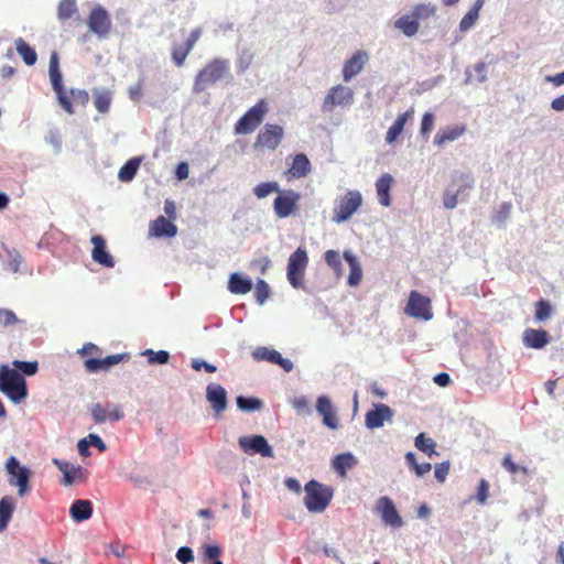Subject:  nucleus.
I'll return each instance as SVG.
<instances>
[{
    "label": "nucleus",
    "instance_id": "1",
    "mask_svg": "<svg viewBox=\"0 0 564 564\" xmlns=\"http://www.w3.org/2000/svg\"><path fill=\"white\" fill-rule=\"evenodd\" d=\"M0 391L15 404L26 399L29 394L25 378L8 365L0 367Z\"/></svg>",
    "mask_w": 564,
    "mask_h": 564
},
{
    "label": "nucleus",
    "instance_id": "2",
    "mask_svg": "<svg viewBox=\"0 0 564 564\" xmlns=\"http://www.w3.org/2000/svg\"><path fill=\"white\" fill-rule=\"evenodd\" d=\"M230 62L227 58H214L202 68L194 79L193 91L200 94L229 74Z\"/></svg>",
    "mask_w": 564,
    "mask_h": 564
},
{
    "label": "nucleus",
    "instance_id": "3",
    "mask_svg": "<svg viewBox=\"0 0 564 564\" xmlns=\"http://www.w3.org/2000/svg\"><path fill=\"white\" fill-rule=\"evenodd\" d=\"M305 497L304 506L310 512H323L330 503L334 490L315 479L310 480L304 486Z\"/></svg>",
    "mask_w": 564,
    "mask_h": 564
},
{
    "label": "nucleus",
    "instance_id": "4",
    "mask_svg": "<svg viewBox=\"0 0 564 564\" xmlns=\"http://www.w3.org/2000/svg\"><path fill=\"white\" fill-rule=\"evenodd\" d=\"M362 195L358 189H349L344 195L338 196L334 202L332 221L343 224L348 221L352 215L361 207Z\"/></svg>",
    "mask_w": 564,
    "mask_h": 564
},
{
    "label": "nucleus",
    "instance_id": "5",
    "mask_svg": "<svg viewBox=\"0 0 564 564\" xmlns=\"http://www.w3.org/2000/svg\"><path fill=\"white\" fill-rule=\"evenodd\" d=\"M307 264L308 256L304 248L299 247L294 252L291 253L288 261L286 276L292 288H304L303 279Z\"/></svg>",
    "mask_w": 564,
    "mask_h": 564
},
{
    "label": "nucleus",
    "instance_id": "6",
    "mask_svg": "<svg viewBox=\"0 0 564 564\" xmlns=\"http://www.w3.org/2000/svg\"><path fill=\"white\" fill-rule=\"evenodd\" d=\"M268 111V104L264 99H260L252 106L235 124L237 134H249L253 132L263 121Z\"/></svg>",
    "mask_w": 564,
    "mask_h": 564
},
{
    "label": "nucleus",
    "instance_id": "7",
    "mask_svg": "<svg viewBox=\"0 0 564 564\" xmlns=\"http://www.w3.org/2000/svg\"><path fill=\"white\" fill-rule=\"evenodd\" d=\"M6 470L10 475L9 484L18 487L19 496H24L30 489L31 470L22 466L15 456L8 458Z\"/></svg>",
    "mask_w": 564,
    "mask_h": 564
},
{
    "label": "nucleus",
    "instance_id": "8",
    "mask_svg": "<svg viewBox=\"0 0 564 564\" xmlns=\"http://www.w3.org/2000/svg\"><path fill=\"white\" fill-rule=\"evenodd\" d=\"M354 104V91L350 87L344 85H336L332 87L321 106V110L324 113H330L334 111L336 106L349 107Z\"/></svg>",
    "mask_w": 564,
    "mask_h": 564
},
{
    "label": "nucleus",
    "instance_id": "9",
    "mask_svg": "<svg viewBox=\"0 0 564 564\" xmlns=\"http://www.w3.org/2000/svg\"><path fill=\"white\" fill-rule=\"evenodd\" d=\"M300 193L293 189H281L273 202V210L279 218H288L295 214Z\"/></svg>",
    "mask_w": 564,
    "mask_h": 564
},
{
    "label": "nucleus",
    "instance_id": "10",
    "mask_svg": "<svg viewBox=\"0 0 564 564\" xmlns=\"http://www.w3.org/2000/svg\"><path fill=\"white\" fill-rule=\"evenodd\" d=\"M405 314L422 321H431L433 318L431 301L417 291H411L409 301L404 310Z\"/></svg>",
    "mask_w": 564,
    "mask_h": 564
},
{
    "label": "nucleus",
    "instance_id": "11",
    "mask_svg": "<svg viewBox=\"0 0 564 564\" xmlns=\"http://www.w3.org/2000/svg\"><path fill=\"white\" fill-rule=\"evenodd\" d=\"M284 137V129L280 124L265 123L258 133L253 143L254 149L275 150Z\"/></svg>",
    "mask_w": 564,
    "mask_h": 564
},
{
    "label": "nucleus",
    "instance_id": "12",
    "mask_svg": "<svg viewBox=\"0 0 564 564\" xmlns=\"http://www.w3.org/2000/svg\"><path fill=\"white\" fill-rule=\"evenodd\" d=\"M376 511L380 514L384 525L393 529H399L403 525V520L390 497H380L376 503Z\"/></svg>",
    "mask_w": 564,
    "mask_h": 564
},
{
    "label": "nucleus",
    "instance_id": "13",
    "mask_svg": "<svg viewBox=\"0 0 564 564\" xmlns=\"http://www.w3.org/2000/svg\"><path fill=\"white\" fill-rule=\"evenodd\" d=\"M87 24L93 33L98 37L104 39L110 31L111 19L108 11L98 4L90 11Z\"/></svg>",
    "mask_w": 564,
    "mask_h": 564
},
{
    "label": "nucleus",
    "instance_id": "14",
    "mask_svg": "<svg viewBox=\"0 0 564 564\" xmlns=\"http://www.w3.org/2000/svg\"><path fill=\"white\" fill-rule=\"evenodd\" d=\"M240 448L248 455L259 454L262 457H273L272 446L262 435L241 436L238 440Z\"/></svg>",
    "mask_w": 564,
    "mask_h": 564
},
{
    "label": "nucleus",
    "instance_id": "15",
    "mask_svg": "<svg viewBox=\"0 0 564 564\" xmlns=\"http://www.w3.org/2000/svg\"><path fill=\"white\" fill-rule=\"evenodd\" d=\"M252 358L257 361H268L280 366L285 372H291L294 368L293 361L272 348L260 346L252 351Z\"/></svg>",
    "mask_w": 564,
    "mask_h": 564
},
{
    "label": "nucleus",
    "instance_id": "16",
    "mask_svg": "<svg viewBox=\"0 0 564 564\" xmlns=\"http://www.w3.org/2000/svg\"><path fill=\"white\" fill-rule=\"evenodd\" d=\"M206 400L210 404L216 417H218L228 406L227 391L219 383L210 382L207 384Z\"/></svg>",
    "mask_w": 564,
    "mask_h": 564
},
{
    "label": "nucleus",
    "instance_id": "17",
    "mask_svg": "<svg viewBox=\"0 0 564 564\" xmlns=\"http://www.w3.org/2000/svg\"><path fill=\"white\" fill-rule=\"evenodd\" d=\"M392 417L393 410L384 403H378L366 413L365 424L370 430L380 429L386 421H391Z\"/></svg>",
    "mask_w": 564,
    "mask_h": 564
},
{
    "label": "nucleus",
    "instance_id": "18",
    "mask_svg": "<svg viewBox=\"0 0 564 564\" xmlns=\"http://www.w3.org/2000/svg\"><path fill=\"white\" fill-rule=\"evenodd\" d=\"M316 411L323 417V424L330 430L339 427L336 410L327 395H319L316 399Z\"/></svg>",
    "mask_w": 564,
    "mask_h": 564
},
{
    "label": "nucleus",
    "instance_id": "19",
    "mask_svg": "<svg viewBox=\"0 0 564 564\" xmlns=\"http://www.w3.org/2000/svg\"><path fill=\"white\" fill-rule=\"evenodd\" d=\"M90 241L94 245L91 251L93 260L105 268H113L115 260L107 250L105 238L100 235H95L91 237Z\"/></svg>",
    "mask_w": 564,
    "mask_h": 564
},
{
    "label": "nucleus",
    "instance_id": "20",
    "mask_svg": "<svg viewBox=\"0 0 564 564\" xmlns=\"http://www.w3.org/2000/svg\"><path fill=\"white\" fill-rule=\"evenodd\" d=\"M368 61V54L365 51H357L348 58L343 67V77L345 82H349L357 76Z\"/></svg>",
    "mask_w": 564,
    "mask_h": 564
},
{
    "label": "nucleus",
    "instance_id": "21",
    "mask_svg": "<svg viewBox=\"0 0 564 564\" xmlns=\"http://www.w3.org/2000/svg\"><path fill=\"white\" fill-rule=\"evenodd\" d=\"M522 341L528 348L542 349L550 343V335L542 328H527L523 332Z\"/></svg>",
    "mask_w": 564,
    "mask_h": 564
},
{
    "label": "nucleus",
    "instance_id": "22",
    "mask_svg": "<svg viewBox=\"0 0 564 564\" xmlns=\"http://www.w3.org/2000/svg\"><path fill=\"white\" fill-rule=\"evenodd\" d=\"M124 355L117 354V355H110L106 358H89L85 361V368L87 371L95 373L101 370H108L110 367L119 364L121 360H123Z\"/></svg>",
    "mask_w": 564,
    "mask_h": 564
},
{
    "label": "nucleus",
    "instance_id": "23",
    "mask_svg": "<svg viewBox=\"0 0 564 564\" xmlns=\"http://www.w3.org/2000/svg\"><path fill=\"white\" fill-rule=\"evenodd\" d=\"M466 132L465 124H455L452 127H446L444 129H440L434 137V144L437 147H443L447 142H453L458 140Z\"/></svg>",
    "mask_w": 564,
    "mask_h": 564
},
{
    "label": "nucleus",
    "instance_id": "24",
    "mask_svg": "<svg viewBox=\"0 0 564 564\" xmlns=\"http://www.w3.org/2000/svg\"><path fill=\"white\" fill-rule=\"evenodd\" d=\"M69 514L78 523L88 520L93 516L91 501L85 499L75 500L69 508Z\"/></svg>",
    "mask_w": 564,
    "mask_h": 564
},
{
    "label": "nucleus",
    "instance_id": "25",
    "mask_svg": "<svg viewBox=\"0 0 564 564\" xmlns=\"http://www.w3.org/2000/svg\"><path fill=\"white\" fill-rule=\"evenodd\" d=\"M52 463L63 473V484L66 486L72 485L75 481V476H80L84 473V468L79 465L75 466L66 460L59 458H53Z\"/></svg>",
    "mask_w": 564,
    "mask_h": 564
},
{
    "label": "nucleus",
    "instance_id": "26",
    "mask_svg": "<svg viewBox=\"0 0 564 564\" xmlns=\"http://www.w3.org/2000/svg\"><path fill=\"white\" fill-rule=\"evenodd\" d=\"M392 183L393 177L389 173L382 174L376 182L378 199L382 206L388 207L391 204L390 189Z\"/></svg>",
    "mask_w": 564,
    "mask_h": 564
},
{
    "label": "nucleus",
    "instance_id": "27",
    "mask_svg": "<svg viewBox=\"0 0 564 564\" xmlns=\"http://www.w3.org/2000/svg\"><path fill=\"white\" fill-rule=\"evenodd\" d=\"M252 289V281L250 278L235 272L230 274L228 280V290L232 294H247Z\"/></svg>",
    "mask_w": 564,
    "mask_h": 564
},
{
    "label": "nucleus",
    "instance_id": "28",
    "mask_svg": "<svg viewBox=\"0 0 564 564\" xmlns=\"http://www.w3.org/2000/svg\"><path fill=\"white\" fill-rule=\"evenodd\" d=\"M150 230L155 237H174L177 232V227L163 216L158 217L150 227Z\"/></svg>",
    "mask_w": 564,
    "mask_h": 564
},
{
    "label": "nucleus",
    "instance_id": "29",
    "mask_svg": "<svg viewBox=\"0 0 564 564\" xmlns=\"http://www.w3.org/2000/svg\"><path fill=\"white\" fill-rule=\"evenodd\" d=\"M344 259L346 260L350 269L347 283L350 286H356L360 283L362 276L360 262L358 258L349 250H346L344 252Z\"/></svg>",
    "mask_w": 564,
    "mask_h": 564
},
{
    "label": "nucleus",
    "instance_id": "30",
    "mask_svg": "<svg viewBox=\"0 0 564 564\" xmlns=\"http://www.w3.org/2000/svg\"><path fill=\"white\" fill-rule=\"evenodd\" d=\"M95 446L99 452H105L107 449V446L105 442L101 440V437L97 434H88V436L82 438L78 441L77 448L78 453L87 457L90 455L89 447Z\"/></svg>",
    "mask_w": 564,
    "mask_h": 564
},
{
    "label": "nucleus",
    "instance_id": "31",
    "mask_svg": "<svg viewBox=\"0 0 564 564\" xmlns=\"http://www.w3.org/2000/svg\"><path fill=\"white\" fill-rule=\"evenodd\" d=\"M357 464L355 455L350 452L341 453L333 458L332 467L339 476H346L347 470Z\"/></svg>",
    "mask_w": 564,
    "mask_h": 564
},
{
    "label": "nucleus",
    "instance_id": "32",
    "mask_svg": "<svg viewBox=\"0 0 564 564\" xmlns=\"http://www.w3.org/2000/svg\"><path fill=\"white\" fill-rule=\"evenodd\" d=\"M15 508L14 498L4 496L0 499V532L4 531L13 516Z\"/></svg>",
    "mask_w": 564,
    "mask_h": 564
},
{
    "label": "nucleus",
    "instance_id": "33",
    "mask_svg": "<svg viewBox=\"0 0 564 564\" xmlns=\"http://www.w3.org/2000/svg\"><path fill=\"white\" fill-rule=\"evenodd\" d=\"M311 171V163L308 158L303 154H296L292 161L289 173L292 177L301 178L306 176Z\"/></svg>",
    "mask_w": 564,
    "mask_h": 564
},
{
    "label": "nucleus",
    "instance_id": "34",
    "mask_svg": "<svg viewBox=\"0 0 564 564\" xmlns=\"http://www.w3.org/2000/svg\"><path fill=\"white\" fill-rule=\"evenodd\" d=\"M394 28L411 37L417 33L420 24L412 14H404L395 20Z\"/></svg>",
    "mask_w": 564,
    "mask_h": 564
},
{
    "label": "nucleus",
    "instance_id": "35",
    "mask_svg": "<svg viewBox=\"0 0 564 564\" xmlns=\"http://www.w3.org/2000/svg\"><path fill=\"white\" fill-rule=\"evenodd\" d=\"M142 162V158L134 156L128 160L119 170L118 178L121 182H131L134 176L137 175V172L139 170V166Z\"/></svg>",
    "mask_w": 564,
    "mask_h": 564
},
{
    "label": "nucleus",
    "instance_id": "36",
    "mask_svg": "<svg viewBox=\"0 0 564 564\" xmlns=\"http://www.w3.org/2000/svg\"><path fill=\"white\" fill-rule=\"evenodd\" d=\"M48 74H50V79H51L53 89L55 91L64 89L63 79H62V73L59 70L58 55H57L56 52H53L51 54L50 66H48Z\"/></svg>",
    "mask_w": 564,
    "mask_h": 564
},
{
    "label": "nucleus",
    "instance_id": "37",
    "mask_svg": "<svg viewBox=\"0 0 564 564\" xmlns=\"http://www.w3.org/2000/svg\"><path fill=\"white\" fill-rule=\"evenodd\" d=\"M199 558L204 564H223L220 561L221 549L217 544H204L200 547Z\"/></svg>",
    "mask_w": 564,
    "mask_h": 564
},
{
    "label": "nucleus",
    "instance_id": "38",
    "mask_svg": "<svg viewBox=\"0 0 564 564\" xmlns=\"http://www.w3.org/2000/svg\"><path fill=\"white\" fill-rule=\"evenodd\" d=\"M410 116L409 111H405L397 117L394 122L391 124V127L387 131L386 141L387 143L391 144L397 141L399 135L402 133L404 126L408 121V118Z\"/></svg>",
    "mask_w": 564,
    "mask_h": 564
},
{
    "label": "nucleus",
    "instance_id": "39",
    "mask_svg": "<svg viewBox=\"0 0 564 564\" xmlns=\"http://www.w3.org/2000/svg\"><path fill=\"white\" fill-rule=\"evenodd\" d=\"M15 48L28 66H32L36 63L37 55L35 50L23 39L19 37L15 40Z\"/></svg>",
    "mask_w": 564,
    "mask_h": 564
},
{
    "label": "nucleus",
    "instance_id": "40",
    "mask_svg": "<svg viewBox=\"0 0 564 564\" xmlns=\"http://www.w3.org/2000/svg\"><path fill=\"white\" fill-rule=\"evenodd\" d=\"M94 105L96 109L100 113H106L109 111L110 104H111V93L108 89L105 88H95L94 89Z\"/></svg>",
    "mask_w": 564,
    "mask_h": 564
},
{
    "label": "nucleus",
    "instance_id": "41",
    "mask_svg": "<svg viewBox=\"0 0 564 564\" xmlns=\"http://www.w3.org/2000/svg\"><path fill=\"white\" fill-rule=\"evenodd\" d=\"M3 250L7 254V263L6 267L13 273L23 272L21 269L24 259L22 254L17 249H10L4 246Z\"/></svg>",
    "mask_w": 564,
    "mask_h": 564
},
{
    "label": "nucleus",
    "instance_id": "42",
    "mask_svg": "<svg viewBox=\"0 0 564 564\" xmlns=\"http://www.w3.org/2000/svg\"><path fill=\"white\" fill-rule=\"evenodd\" d=\"M414 445L419 451L423 452L429 457L438 455L436 452V443L432 438L426 437L425 433H420L415 437Z\"/></svg>",
    "mask_w": 564,
    "mask_h": 564
},
{
    "label": "nucleus",
    "instance_id": "43",
    "mask_svg": "<svg viewBox=\"0 0 564 564\" xmlns=\"http://www.w3.org/2000/svg\"><path fill=\"white\" fill-rule=\"evenodd\" d=\"M236 404L240 411L254 412L262 409L263 403L259 398L238 395L236 398Z\"/></svg>",
    "mask_w": 564,
    "mask_h": 564
},
{
    "label": "nucleus",
    "instance_id": "44",
    "mask_svg": "<svg viewBox=\"0 0 564 564\" xmlns=\"http://www.w3.org/2000/svg\"><path fill=\"white\" fill-rule=\"evenodd\" d=\"M78 11L76 0H61L57 8V17L61 21L70 19Z\"/></svg>",
    "mask_w": 564,
    "mask_h": 564
},
{
    "label": "nucleus",
    "instance_id": "45",
    "mask_svg": "<svg viewBox=\"0 0 564 564\" xmlns=\"http://www.w3.org/2000/svg\"><path fill=\"white\" fill-rule=\"evenodd\" d=\"M554 313L553 306L546 300H540L535 303L534 318L539 323L547 321Z\"/></svg>",
    "mask_w": 564,
    "mask_h": 564
},
{
    "label": "nucleus",
    "instance_id": "46",
    "mask_svg": "<svg viewBox=\"0 0 564 564\" xmlns=\"http://www.w3.org/2000/svg\"><path fill=\"white\" fill-rule=\"evenodd\" d=\"M12 366L17 371H19L23 377L24 376H34L39 371V362L37 361H24V360H13Z\"/></svg>",
    "mask_w": 564,
    "mask_h": 564
},
{
    "label": "nucleus",
    "instance_id": "47",
    "mask_svg": "<svg viewBox=\"0 0 564 564\" xmlns=\"http://www.w3.org/2000/svg\"><path fill=\"white\" fill-rule=\"evenodd\" d=\"M253 194L257 198H265L271 193L280 192V185L278 182H263L253 187Z\"/></svg>",
    "mask_w": 564,
    "mask_h": 564
},
{
    "label": "nucleus",
    "instance_id": "48",
    "mask_svg": "<svg viewBox=\"0 0 564 564\" xmlns=\"http://www.w3.org/2000/svg\"><path fill=\"white\" fill-rule=\"evenodd\" d=\"M475 180L471 174L469 173H460L456 176L454 180V184L452 187L457 186L454 188L456 192H458L460 195H464L465 191L470 189L474 187Z\"/></svg>",
    "mask_w": 564,
    "mask_h": 564
},
{
    "label": "nucleus",
    "instance_id": "49",
    "mask_svg": "<svg viewBox=\"0 0 564 564\" xmlns=\"http://www.w3.org/2000/svg\"><path fill=\"white\" fill-rule=\"evenodd\" d=\"M143 356L148 357V361L151 365H165L170 360V352L166 350L147 349L142 352Z\"/></svg>",
    "mask_w": 564,
    "mask_h": 564
},
{
    "label": "nucleus",
    "instance_id": "50",
    "mask_svg": "<svg viewBox=\"0 0 564 564\" xmlns=\"http://www.w3.org/2000/svg\"><path fill=\"white\" fill-rule=\"evenodd\" d=\"M435 6H432L430 3H420L412 9L411 14L419 22L420 20H426L430 17H433L435 14Z\"/></svg>",
    "mask_w": 564,
    "mask_h": 564
},
{
    "label": "nucleus",
    "instance_id": "51",
    "mask_svg": "<svg viewBox=\"0 0 564 564\" xmlns=\"http://www.w3.org/2000/svg\"><path fill=\"white\" fill-rule=\"evenodd\" d=\"M110 406V403L107 404V408L104 406L101 403L91 404L89 411L94 422L97 424L105 423L108 420V409Z\"/></svg>",
    "mask_w": 564,
    "mask_h": 564
},
{
    "label": "nucleus",
    "instance_id": "52",
    "mask_svg": "<svg viewBox=\"0 0 564 564\" xmlns=\"http://www.w3.org/2000/svg\"><path fill=\"white\" fill-rule=\"evenodd\" d=\"M325 262L337 273H341L343 263L339 252L336 250H327L324 253Z\"/></svg>",
    "mask_w": 564,
    "mask_h": 564
},
{
    "label": "nucleus",
    "instance_id": "53",
    "mask_svg": "<svg viewBox=\"0 0 564 564\" xmlns=\"http://www.w3.org/2000/svg\"><path fill=\"white\" fill-rule=\"evenodd\" d=\"M189 53H191V50L187 48L185 45L173 44L172 59H173L174 64L177 67H181L184 64V62Z\"/></svg>",
    "mask_w": 564,
    "mask_h": 564
},
{
    "label": "nucleus",
    "instance_id": "54",
    "mask_svg": "<svg viewBox=\"0 0 564 564\" xmlns=\"http://www.w3.org/2000/svg\"><path fill=\"white\" fill-rule=\"evenodd\" d=\"M269 295H270V288H269L268 283L264 280L259 279L256 283V291H254V296H256L257 303L259 305L264 304V302L267 301Z\"/></svg>",
    "mask_w": 564,
    "mask_h": 564
},
{
    "label": "nucleus",
    "instance_id": "55",
    "mask_svg": "<svg viewBox=\"0 0 564 564\" xmlns=\"http://www.w3.org/2000/svg\"><path fill=\"white\" fill-rule=\"evenodd\" d=\"M512 205L509 202L501 204L499 210L492 216V223L499 226L503 225L509 218Z\"/></svg>",
    "mask_w": 564,
    "mask_h": 564
},
{
    "label": "nucleus",
    "instance_id": "56",
    "mask_svg": "<svg viewBox=\"0 0 564 564\" xmlns=\"http://www.w3.org/2000/svg\"><path fill=\"white\" fill-rule=\"evenodd\" d=\"M291 405L293 409L299 412L306 415H310L312 413V410L308 405V400L305 395H297L291 401Z\"/></svg>",
    "mask_w": 564,
    "mask_h": 564
},
{
    "label": "nucleus",
    "instance_id": "57",
    "mask_svg": "<svg viewBox=\"0 0 564 564\" xmlns=\"http://www.w3.org/2000/svg\"><path fill=\"white\" fill-rule=\"evenodd\" d=\"M460 194L454 189V187H447L444 192L443 204L445 208L453 209L457 206L458 197Z\"/></svg>",
    "mask_w": 564,
    "mask_h": 564
},
{
    "label": "nucleus",
    "instance_id": "58",
    "mask_svg": "<svg viewBox=\"0 0 564 564\" xmlns=\"http://www.w3.org/2000/svg\"><path fill=\"white\" fill-rule=\"evenodd\" d=\"M478 17L479 15L477 13H475L471 10H468L459 22V30L462 32L469 31L475 25Z\"/></svg>",
    "mask_w": 564,
    "mask_h": 564
},
{
    "label": "nucleus",
    "instance_id": "59",
    "mask_svg": "<svg viewBox=\"0 0 564 564\" xmlns=\"http://www.w3.org/2000/svg\"><path fill=\"white\" fill-rule=\"evenodd\" d=\"M176 560L182 564H189L194 562V552L189 546H181L175 554Z\"/></svg>",
    "mask_w": 564,
    "mask_h": 564
},
{
    "label": "nucleus",
    "instance_id": "60",
    "mask_svg": "<svg viewBox=\"0 0 564 564\" xmlns=\"http://www.w3.org/2000/svg\"><path fill=\"white\" fill-rule=\"evenodd\" d=\"M434 115L432 112H425L421 121L420 132L423 137H427L434 126Z\"/></svg>",
    "mask_w": 564,
    "mask_h": 564
},
{
    "label": "nucleus",
    "instance_id": "61",
    "mask_svg": "<svg viewBox=\"0 0 564 564\" xmlns=\"http://www.w3.org/2000/svg\"><path fill=\"white\" fill-rule=\"evenodd\" d=\"M19 319L15 313L8 308H0V324L4 327L18 323Z\"/></svg>",
    "mask_w": 564,
    "mask_h": 564
},
{
    "label": "nucleus",
    "instance_id": "62",
    "mask_svg": "<svg viewBox=\"0 0 564 564\" xmlns=\"http://www.w3.org/2000/svg\"><path fill=\"white\" fill-rule=\"evenodd\" d=\"M448 471H449V462L446 460V462H443V463H440V464L435 465L434 476H435L437 481L444 482L446 480Z\"/></svg>",
    "mask_w": 564,
    "mask_h": 564
},
{
    "label": "nucleus",
    "instance_id": "63",
    "mask_svg": "<svg viewBox=\"0 0 564 564\" xmlns=\"http://www.w3.org/2000/svg\"><path fill=\"white\" fill-rule=\"evenodd\" d=\"M45 141L53 145L56 153H59L62 150V140L58 131L56 129L50 130L47 135L45 137Z\"/></svg>",
    "mask_w": 564,
    "mask_h": 564
},
{
    "label": "nucleus",
    "instance_id": "64",
    "mask_svg": "<svg viewBox=\"0 0 564 564\" xmlns=\"http://www.w3.org/2000/svg\"><path fill=\"white\" fill-rule=\"evenodd\" d=\"M192 368L196 371H200L204 369L208 373H213L217 371V367L213 364H209L203 359H193L192 360Z\"/></svg>",
    "mask_w": 564,
    "mask_h": 564
}]
</instances>
